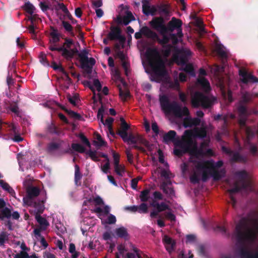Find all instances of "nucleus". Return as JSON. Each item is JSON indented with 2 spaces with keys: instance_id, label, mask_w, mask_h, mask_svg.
<instances>
[{
  "instance_id": "nucleus-1",
  "label": "nucleus",
  "mask_w": 258,
  "mask_h": 258,
  "mask_svg": "<svg viewBox=\"0 0 258 258\" xmlns=\"http://www.w3.org/2000/svg\"><path fill=\"white\" fill-rule=\"evenodd\" d=\"M258 237V220H256L254 229L249 228L245 218L241 219L236 224L232 238L236 240L238 246V253L241 258H258V250L254 252L249 251L246 247V242L253 243Z\"/></svg>"
},
{
  "instance_id": "nucleus-2",
  "label": "nucleus",
  "mask_w": 258,
  "mask_h": 258,
  "mask_svg": "<svg viewBox=\"0 0 258 258\" xmlns=\"http://www.w3.org/2000/svg\"><path fill=\"white\" fill-rule=\"evenodd\" d=\"M159 101L162 110L167 114H172L176 118H181L183 116H188L189 111L186 106L181 107L177 102H170L168 97L165 95L160 96ZM184 127L192 126L191 118L186 117L183 119Z\"/></svg>"
},
{
  "instance_id": "nucleus-3",
  "label": "nucleus",
  "mask_w": 258,
  "mask_h": 258,
  "mask_svg": "<svg viewBox=\"0 0 258 258\" xmlns=\"http://www.w3.org/2000/svg\"><path fill=\"white\" fill-rule=\"evenodd\" d=\"M88 53L89 51L86 49L79 52L76 48L68 49L67 48L63 47L61 55L67 60H71L74 56L78 54L80 58L81 68L84 70V74L90 76L92 73L93 67L96 63V60L93 57L89 58L88 57Z\"/></svg>"
},
{
  "instance_id": "nucleus-4",
  "label": "nucleus",
  "mask_w": 258,
  "mask_h": 258,
  "mask_svg": "<svg viewBox=\"0 0 258 258\" xmlns=\"http://www.w3.org/2000/svg\"><path fill=\"white\" fill-rule=\"evenodd\" d=\"M192 163L196 164L195 167L197 170L202 171V180L203 182L207 181L210 176H211L215 181L219 180L222 177L221 173H225L224 170L219 171L215 169L214 164L212 161L194 160Z\"/></svg>"
},
{
  "instance_id": "nucleus-5",
  "label": "nucleus",
  "mask_w": 258,
  "mask_h": 258,
  "mask_svg": "<svg viewBox=\"0 0 258 258\" xmlns=\"http://www.w3.org/2000/svg\"><path fill=\"white\" fill-rule=\"evenodd\" d=\"M253 94L245 91L241 93V96L237 106V111L239 115L238 122L241 127L245 126L247 118L248 109L246 104L252 101Z\"/></svg>"
},
{
  "instance_id": "nucleus-6",
  "label": "nucleus",
  "mask_w": 258,
  "mask_h": 258,
  "mask_svg": "<svg viewBox=\"0 0 258 258\" xmlns=\"http://www.w3.org/2000/svg\"><path fill=\"white\" fill-rule=\"evenodd\" d=\"M215 100L216 99L214 97H209L202 93L197 92L192 97L191 102L195 108L201 106L203 108L207 109L211 108L214 105Z\"/></svg>"
},
{
  "instance_id": "nucleus-7",
  "label": "nucleus",
  "mask_w": 258,
  "mask_h": 258,
  "mask_svg": "<svg viewBox=\"0 0 258 258\" xmlns=\"http://www.w3.org/2000/svg\"><path fill=\"white\" fill-rule=\"evenodd\" d=\"M149 64L152 69L153 74L157 79L164 78L166 76L167 71L165 64L161 58H149Z\"/></svg>"
},
{
  "instance_id": "nucleus-8",
  "label": "nucleus",
  "mask_w": 258,
  "mask_h": 258,
  "mask_svg": "<svg viewBox=\"0 0 258 258\" xmlns=\"http://www.w3.org/2000/svg\"><path fill=\"white\" fill-rule=\"evenodd\" d=\"M143 32L147 36V38L151 39L153 40L157 41L159 44L162 46L169 44L170 41V36L166 35L167 33L160 34L162 36V38L160 39L158 34L147 26H144Z\"/></svg>"
},
{
  "instance_id": "nucleus-9",
  "label": "nucleus",
  "mask_w": 258,
  "mask_h": 258,
  "mask_svg": "<svg viewBox=\"0 0 258 258\" xmlns=\"http://www.w3.org/2000/svg\"><path fill=\"white\" fill-rule=\"evenodd\" d=\"M190 55V50L177 49L173 55V59L178 65L183 66L186 63Z\"/></svg>"
},
{
  "instance_id": "nucleus-10",
  "label": "nucleus",
  "mask_w": 258,
  "mask_h": 258,
  "mask_svg": "<svg viewBox=\"0 0 258 258\" xmlns=\"http://www.w3.org/2000/svg\"><path fill=\"white\" fill-rule=\"evenodd\" d=\"M110 31L107 34V38L110 40H118L120 43L122 45L125 42V37L121 35V29L119 26H111L110 27Z\"/></svg>"
},
{
  "instance_id": "nucleus-11",
  "label": "nucleus",
  "mask_w": 258,
  "mask_h": 258,
  "mask_svg": "<svg viewBox=\"0 0 258 258\" xmlns=\"http://www.w3.org/2000/svg\"><path fill=\"white\" fill-rule=\"evenodd\" d=\"M150 27L158 31L160 34L166 33L165 20L163 17H154L149 23Z\"/></svg>"
},
{
  "instance_id": "nucleus-12",
  "label": "nucleus",
  "mask_w": 258,
  "mask_h": 258,
  "mask_svg": "<svg viewBox=\"0 0 258 258\" xmlns=\"http://www.w3.org/2000/svg\"><path fill=\"white\" fill-rule=\"evenodd\" d=\"M150 206L154 208L153 211L150 213V217L152 218H156L159 213L170 210V207L164 202L159 203L157 201L152 200Z\"/></svg>"
},
{
  "instance_id": "nucleus-13",
  "label": "nucleus",
  "mask_w": 258,
  "mask_h": 258,
  "mask_svg": "<svg viewBox=\"0 0 258 258\" xmlns=\"http://www.w3.org/2000/svg\"><path fill=\"white\" fill-rule=\"evenodd\" d=\"M125 15L124 16H121V15H118L116 18L114 19V21L118 25H127L131 21H134L135 18L133 16L131 12L125 10Z\"/></svg>"
},
{
  "instance_id": "nucleus-14",
  "label": "nucleus",
  "mask_w": 258,
  "mask_h": 258,
  "mask_svg": "<svg viewBox=\"0 0 258 258\" xmlns=\"http://www.w3.org/2000/svg\"><path fill=\"white\" fill-rule=\"evenodd\" d=\"M239 75L241 77V82L244 84H246L248 83H258V78L250 73H248L244 69L239 70Z\"/></svg>"
},
{
  "instance_id": "nucleus-15",
  "label": "nucleus",
  "mask_w": 258,
  "mask_h": 258,
  "mask_svg": "<svg viewBox=\"0 0 258 258\" xmlns=\"http://www.w3.org/2000/svg\"><path fill=\"white\" fill-rule=\"evenodd\" d=\"M208 145L205 142H203L201 143L200 148H199L197 145V144L195 143L192 147L191 148L190 150L189 154L195 157L197 159H199L200 157H203L204 156V151L203 148L207 146Z\"/></svg>"
},
{
  "instance_id": "nucleus-16",
  "label": "nucleus",
  "mask_w": 258,
  "mask_h": 258,
  "mask_svg": "<svg viewBox=\"0 0 258 258\" xmlns=\"http://www.w3.org/2000/svg\"><path fill=\"white\" fill-rule=\"evenodd\" d=\"M182 24V21L180 19H177L174 17H172L171 20L167 23V25H166V33L168 32L171 33L173 32L175 30L181 28Z\"/></svg>"
},
{
  "instance_id": "nucleus-17",
  "label": "nucleus",
  "mask_w": 258,
  "mask_h": 258,
  "mask_svg": "<svg viewBox=\"0 0 258 258\" xmlns=\"http://www.w3.org/2000/svg\"><path fill=\"white\" fill-rule=\"evenodd\" d=\"M193 141L191 139L187 141H181L178 138L176 141L174 142L175 147L179 148L186 153H189Z\"/></svg>"
},
{
  "instance_id": "nucleus-18",
  "label": "nucleus",
  "mask_w": 258,
  "mask_h": 258,
  "mask_svg": "<svg viewBox=\"0 0 258 258\" xmlns=\"http://www.w3.org/2000/svg\"><path fill=\"white\" fill-rule=\"evenodd\" d=\"M160 16L167 19L171 15V8L169 4H161L158 5V13Z\"/></svg>"
},
{
  "instance_id": "nucleus-19",
  "label": "nucleus",
  "mask_w": 258,
  "mask_h": 258,
  "mask_svg": "<svg viewBox=\"0 0 258 258\" xmlns=\"http://www.w3.org/2000/svg\"><path fill=\"white\" fill-rule=\"evenodd\" d=\"M43 194H44L45 196V198L43 199L38 200V201H34L33 203L32 207L35 209L36 214H41L44 210L45 207L44 204L47 199L46 192L45 190L42 192V195Z\"/></svg>"
},
{
  "instance_id": "nucleus-20",
  "label": "nucleus",
  "mask_w": 258,
  "mask_h": 258,
  "mask_svg": "<svg viewBox=\"0 0 258 258\" xmlns=\"http://www.w3.org/2000/svg\"><path fill=\"white\" fill-rule=\"evenodd\" d=\"M177 134L175 131L170 130L168 132L165 133L163 136L162 142L166 144L170 143H173L176 141L178 138H176Z\"/></svg>"
},
{
  "instance_id": "nucleus-21",
  "label": "nucleus",
  "mask_w": 258,
  "mask_h": 258,
  "mask_svg": "<svg viewBox=\"0 0 258 258\" xmlns=\"http://www.w3.org/2000/svg\"><path fill=\"white\" fill-rule=\"evenodd\" d=\"M241 189H243L242 188V184L239 186L237 182H235L234 183V187L229 189L227 190L230 194V203L234 208L236 204L237 201L235 198L233 197V194L239 192Z\"/></svg>"
},
{
  "instance_id": "nucleus-22",
  "label": "nucleus",
  "mask_w": 258,
  "mask_h": 258,
  "mask_svg": "<svg viewBox=\"0 0 258 258\" xmlns=\"http://www.w3.org/2000/svg\"><path fill=\"white\" fill-rule=\"evenodd\" d=\"M40 193V189L37 186L29 185L26 188V194L29 198L33 199L38 197Z\"/></svg>"
},
{
  "instance_id": "nucleus-23",
  "label": "nucleus",
  "mask_w": 258,
  "mask_h": 258,
  "mask_svg": "<svg viewBox=\"0 0 258 258\" xmlns=\"http://www.w3.org/2000/svg\"><path fill=\"white\" fill-rule=\"evenodd\" d=\"M241 184L243 189L247 190L249 192H253L258 194V190H255L254 183L251 179H247L246 181L245 180Z\"/></svg>"
},
{
  "instance_id": "nucleus-24",
  "label": "nucleus",
  "mask_w": 258,
  "mask_h": 258,
  "mask_svg": "<svg viewBox=\"0 0 258 258\" xmlns=\"http://www.w3.org/2000/svg\"><path fill=\"white\" fill-rule=\"evenodd\" d=\"M120 121L121 122L120 129L118 130L117 134L121 139H123L127 135V131L129 129L130 126L127 124L123 118H121Z\"/></svg>"
},
{
  "instance_id": "nucleus-25",
  "label": "nucleus",
  "mask_w": 258,
  "mask_h": 258,
  "mask_svg": "<svg viewBox=\"0 0 258 258\" xmlns=\"http://www.w3.org/2000/svg\"><path fill=\"white\" fill-rule=\"evenodd\" d=\"M58 7L64 13V16L67 17L71 21L72 24H75L77 23V21L73 18L71 13L69 12L67 7L63 3H59L58 4Z\"/></svg>"
},
{
  "instance_id": "nucleus-26",
  "label": "nucleus",
  "mask_w": 258,
  "mask_h": 258,
  "mask_svg": "<svg viewBox=\"0 0 258 258\" xmlns=\"http://www.w3.org/2000/svg\"><path fill=\"white\" fill-rule=\"evenodd\" d=\"M197 83L201 87L202 90L205 92H209L211 90L210 83L205 78H200L198 79Z\"/></svg>"
},
{
  "instance_id": "nucleus-27",
  "label": "nucleus",
  "mask_w": 258,
  "mask_h": 258,
  "mask_svg": "<svg viewBox=\"0 0 258 258\" xmlns=\"http://www.w3.org/2000/svg\"><path fill=\"white\" fill-rule=\"evenodd\" d=\"M215 49L217 54L220 58L223 59H227L228 57L227 53L223 45L221 44H216Z\"/></svg>"
},
{
  "instance_id": "nucleus-28",
  "label": "nucleus",
  "mask_w": 258,
  "mask_h": 258,
  "mask_svg": "<svg viewBox=\"0 0 258 258\" xmlns=\"http://www.w3.org/2000/svg\"><path fill=\"white\" fill-rule=\"evenodd\" d=\"M35 219L37 222L40 225L41 228L43 230H46L47 227L49 225L47 220L40 216V214H36Z\"/></svg>"
},
{
  "instance_id": "nucleus-29",
  "label": "nucleus",
  "mask_w": 258,
  "mask_h": 258,
  "mask_svg": "<svg viewBox=\"0 0 258 258\" xmlns=\"http://www.w3.org/2000/svg\"><path fill=\"white\" fill-rule=\"evenodd\" d=\"M11 215V210L8 207H4L0 210V221H4L5 219H9Z\"/></svg>"
},
{
  "instance_id": "nucleus-30",
  "label": "nucleus",
  "mask_w": 258,
  "mask_h": 258,
  "mask_svg": "<svg viewBox=\"0 0 258 258\" xmlns=\"http://www.w3.org/2000/svg\"><path fill=\"white\" fill-rule=\"evenodd\" d=\"M231 161L233 162L246 163L247 159L246 157L240 155L238 152H234L232 154Z\"/></svg>"
},
{
  "instance_id": "nucleus-31",
  "label": "nucleus",
  "mask_w": 258,
  "mask_h": 258,
  "mask_svg": "<svg viewBox=\"0 0 258 258\" xmlns=\"http://www.w3.org/2000/svg\"><path fill=\"white\" fill-rule=\"evenodd\" d=\"M115 233L118 237L125 239H127L128 236L127 229L124 227L116 228L115 229Z\"/></svg>"
},
{
  "instance_id": "nucleus-32",
  "label": "nucleus",
  "mask_w": 258,
  "mask_h": 258,
  "mask_svg": "<svg viewBox=\"0 0 258 258\" xmlns=\"http://www.w3.org/2000/svg\"><path fill=\"white\" fill-rule=\"evenodd\" d=\"M122 139L124 142H126L128 144H135L137 143L138 140L139 139V137H136L132 133L130 134L129 135L127 133L125 138Z\"/></svg>"
},
{
  "instance_id": "nucleus-33",
  "label": "nucleus",
  "mask_w": 258,
  "mask_h": 258,
  "mask_svg": "<svg viewBox=\"0 0 258 258\" xmlns=\"http://www.w3.org/2000/svg\"><path fill=\"white\" fill-rule=\"evenodd\" d=\"M61 23L65 31L69 33L71 37H75V34L73 31V27L68 22L64 20H62Z\"/></svg>"
},
{
  "instance_id": "nucleus-34",
  "label": "nucleus",
  "mask_w": 258,
  "mask_h": 258,
  "mask_svg": "<svg viewBox=\"0 0 258 258\" xmlns=\"http://www.w3.org/2000/svg\"><path fill=\"white\" fill-rule=\"evenodd\" d=\"M60 144L58 143L51 142L47 145L46 151L49 154L52 153L57 150L60 147Z\"/></svg>"
},
{
  "instance_id": "nucleus-35",
  "label": "nucleus",
  "mask_w": 258,
  "mask_h": 258,
  "mask_svg": "<svg viewBox=\"0 0 258 258\" xmlns=\"http://www.w3.org/2000/svg\"><path fill=\"white\" fill-rule=\"evenodd\" d=\"M235 175L238 177L241 183L244 181L248 177V173L245 170L237 171L235 173Z\"/></svg>"
},
{
  "instance_id": "nucleus-36",
  "label": "nucleus",
  "mask_w": 258,
  "mask_h": 258,
  "mask_svg": "<svg viewBox=\"0 0 258 258\" xmlns=\"http://www.w3.org/2000/svg\"><path fill=\"white\" fill-rule=\"evenodd\" d=\"M47 131L52 134L59 135L60 134V131L57 128V127L52 122L48 124L47 127Z\"/></svg>"
},
{
  "instance_id": "nucleus-37",
  "label": "nucleus",
  "mask_w": 258,
  "mask_h": 258,
  "mask_svg": "<svg viewBox=\"0 0 258 258\" xmlns=\"http://www.w3.org/2000/svg\"><path fill=\"white\" fill-rule=\"evenodd\" d=\"M150 190L148 188L141 191L140 195V199L142 202H146L148 201L150 198Z\"/></svg>"
},
{
  "instance_id": "nucleus-38",
  "label": "nucleus",
  "mask_w": 258,
  "mask_h": 258,
  "mask_svg": "<svg viewBox=\"0 0 258 258\" xmlns=\"http://www.w3.org/2000/svg\"><path fill=\"white\" fill-rule=\"evenodd\" d=\"M50 35L52 38L51 41L53 44L57 43L59 41V34L57 33V29L53 28L52 31L50 33Z\"/></svg>"
},
{
  "instance_id": "nucleus-39",
  "label": "nucleus",
  "mask_w": 258,
  "mask_h": 258,
  "mask_svg": "<svg viewBox=\"0 0 258 258\" xmlns=\"http://www.w3.org/2000/svg\"><path fill=\"white\" fill-rule=\"evenodd\" d=\"M184 67L183 68V70L186 73L188 74L192 77H195L196 74L191 64H185L184 65Z\"/></svg>"
},
{
  "instance_id": "nucleus-40",
  "label": "nucleus",
  "mask_w": 258,
  "mask_h": 258,
  "mask_svg": "<svg viewBox=\"0 0 258 258\" xmlns=\"http://www.w3.org/2000/svg\"><path fill=\"white\" fill-rule=\"evenodd\" d=\"M96 139L97 140V141H93V144L95 146H96L97 147H99L106 146V145L107 144L106 142L102 139V138L100 134H97Z\"/></svg>"
},
{
  "instance_id": "nucleus-41",
  "label": "nucleus",
  "mask_w": 258,
  "mask_h": 258,
  "mask_svg": "<svg viewBox=\"0 0 258 258\" xmlns=\"http://www.w3.org/2000/svg\"><path fill=\"white\" fill-rule=\"evenodd\" d=\"M71 147L73 150L80 153H84L85 152V148L80 144L73 143L71 145Z\"/></svg>"
},
{
  "instance_id": "nucleus-42",
  "label": "nucleus",
  "mask_w": 258,
  "mask_h": 258,
  "mask_svg": "<svg viewBox=\"0 0 258 258\" xmlns=\"http://www.w3.org/2000/svg\"><path fill=\"white\" fill-rule=\"evenodd\" d=\"M171 184H172V182H171L170 179L169 178L166 179V180L165 181H163L161 183L160 188L161 189H162L163 190L164 193H167V186H169L170 185H171Z\"/></svg>"
},
{
  "instance_id": "nucleus-43",
  "label": "nucleus",
  "mask_w": 258,
  "mask_h": 258,
  "mask_svg": "<svg viewBox=\"0 0 258 258\" xmlns=\"http://www.w3.org/2000/svg\"><path fill=\"white\" fill-rule=\"evenodd\" d=\"M9 234L5 231H3L0 233V246H3L6 241L9 240Z\"/></svg>"
},
{
  "instance_id": "nucleus-44",
  "label": "nucleus",
  "mask_w": 258,
  "mask_h": 258,
  "mask_svg": "<svg viewBox=\"0 0 258 258\" xmlns=\"http://www.w3.org/2000/svg\"><path fill=\"white\" fill-rule=\"evenodd\" d=\"M163 50L162 52L163 54L165 56H168L171 52V50L173 48V46L171 44H167L164 46H162Z\"/></svg>"
},
{
  "instance_id": "nucleus-45",
  "label": "nucleus",
  "mask_w": 258,
  "mask_h": 258,
  "mask_svg": "<svg viewBox=\"0 0 258 258\" xmlns=\"http://www.w3.org/2000/svg\"><path fill=\"white\" fill-rule=\"evenodd\" d=\"M245 132L247 139L249 140L254 136V131L249 126H245Z\"/></svg>"
},
{
  "instance_id": "nucleus-46",
  "label": "nucleus",
  "mask_w": 258,
  "mask_h": 258,
  "mask_svg": "<svg viewBox=\"0 0 258 258\" xmlns=\"http://www.w3.org/2000/svg\"><path fill=\"white\" fill-rule=\"evenodd\" d=\"M25 9L28 14L32 15L33 14L35 8L32 4L28 2L25 4Z\"/></svg>"
},
{
  "instance_id": "nucleus-47",
  "label": "nucleus",
  "mask_w": 258,
  "mask_h": 258,
  "mask_svg": "<svg viewBox=\"0 0 258 258\" xmlns=\"http://www.w3.org/2000/svg\"><path fill=\"white\" fill-rule=\"evenodd\" d=\"M86 154L88 155L93 161L96 162L99 160L96 151H92L90 150L86 152Z\"/></svg>"
},
{
  "instance_id": "nucleus-48",
  "label": "nucleus",
  "mask_w": 258,
  "mask_h": 258,
  "mask_svg": "<svg viewBox=\"0 0 258 258\" xmlns=\"http://www.w3.org/2000/svg\"><path fill=\"white\" fill-rule=\"evenodd\" d=\"M119 96L123 101L130 97V93L128 91H123L121 88H119Z\"/></svg>"
},
{
  "instance_id": "nucleus-49",
  "label": "nucleus",
  "mask_w": 258,
  "mask_h": 258,
  "mask_svg": "<svg viewBox=\"0 0 258 258\" xmlns=\"http://www.w3.org/2000/svg\"><path fill=\"white\" fill-rule=\"evenodd\" d=\"M190 181L194 184L198 183L200 182V179L197 173L194 172L190 176Z\"/></svg>"
},
{
  "instance_id": "nucleus-50",
  "label": "nucleus",
  "mask_w": 258,
  "mask_h": 258,
  "mask_svg": "<svg viewBox=\"0 0 258 258\" xmlns=\"http://www.w3.org/2000/svg\"><path fill=\"white\" fill-rule=\"evenodd\" d=\"M114 170L118 175L122 176L123 173L125 172V167L123 165L119 164L116 168L114 167Z\"/></svg>"
},
{
  "instance_id": "nucleus-51",
  "label": "nucleus",
  "mask_w": 258,
  "mask_h": 258,
  "mask_svg": "<svg viewBox=\"0 0 258 258\" xmlns=\"http://www.w3.org/2000/svg\"><path fill=\"white\" fill-rule=\"evenodd\" d=\"M64 42L63 43V44L61 47L67 48V49H70L72 45L74 44L73 40L68 38H64Z\"/></svg>"
},
{
  "instance_id": "nucleus-52",
  "label": "nucleus",
  "mask_w": 258,
  "mask_h": 258,
  "mask_svg": "<svg viewBox=\"0 0 258 258\" xmlns=\"http://www.w3.org/2000/svg\"><path fill=\"white\" fill-rule=\"evenodd\" d=\"M138 212L140 213H147L148 212V206L143 202L138 206Z\"/></svg>"
},
{
  "instance_id": "nucleus-53",
  "label": "nucleus",
  "mask_w": 258,
  "mask_h": 258,
  "mask_svg": "<svg viewBox=\"0 0 258 258\" xmlns=\"http://www.w3.org/2000/svg\"><path fill=\"white\" fill-rule=\"evenodd\" d=\"M81 139L82 143L86 145L89 148H91V144L89 141L88 139L84 136V135L82 133L79 134L78 136Z\"/></svg>"
},
{
  "instance_id": "nucleus-54",
  "label": "nucleus",
  "mask_w": 258,
  "mask_h": 258,
  "mask_svg": "<svg viewBox=\"0 0 258 258\" xmlns=\"http://www.w3.org/2000/svg\"><path fill=\"white\" fill-rule=\"evenodd\" d=\"M113 161H114V167H116V168L118 167V165H119V155L116 153L115 152L113 151L112 153Z\"/></svg>"
},
{
  "instance_id": "nucleus-55",
  "label": "nucleus",
  "mask_w": 258,
  "mask_h": 258,
  "mask_svg": "<svg viewBox=\"0 0 258 258\" xmlns=\"http://www.w3.org/2000/svg\"><path fill=\"white\" fill-rule=\"evenodd\" d=\"M164 217L172 221H175L176 220L175 216L170 212H166L163 214Z\"/></svg>"
},
{
  "instance_id": "nucleus-56",
  "label": "nucleus",
  "mask_w": 258,
  "mask_h": 258,
  "mask_svg": "<svg viewBox=\"0 0 258 258\" xmlns=\"http://www.w3.org/2000/svg\"><path fill=\"white\" fill-rule=\"evenodd\" d=\"M147 8L148 10H149V15L155 16L157 13H158V5H157V7L155 6L148 7Z\"/></svg>"
},
{
  "instance_id": "nucleus-57",
  "label": "nucleus",
  "mask_w": 258,
  "mask_h": 258,
  "mask_svg": "<svg viewBox=\"0 0 258 258\" xmlns=\"http://www.w3.org/2000/svg\"><path fill=\"white\" fill-rule=\"evenodd\" d=\"M67 114L70 117L78 120H81V119L82 118V116L80 114L75 112V111H72L71 110H69Z\"/></svg>"
},
{
  "instance_id": "nucleus-58",
  "label": "nucleus",
  "mask_w": 258,
  "mask_h": 258,
  "mask_svg": "<svg viewBox=\"0 0 258 258\" xmlns=\"http://www.w3.org/2000/svg\"><path fill=\"white\" fill-rule=\"evenodd\" d=\"M75 179L76 180H81L82 178V175L80 171V167L78 165H75Z\"/></svg>"
},
{
  "instance_id": "nucleus-59",
  "label": "nucleus",
  "mask_w": 258,
  "mask_h": 258,
  "mask_svg": "<svg viewBox=\"0 0 258 258\" xmlns=\"http://www.w3.org/2000/svg\"><path fill=\"white\" fill-rule=\"evenodd\" d=\"M39 61L43 65L49 66V62L47 60L46 56L43 52H41L39 55Z\"/></svg>"
},
{
  "instance_id": "nucleus-60",
  "label": "nucleus",
  "mask_w": 258,
  "mask_h": 258,
  "mask_svg": "<svg viewBox=\"0 0 258 258\" xmlns=\"http://www.w3.org/2000/svg\"><path fill=\"white\" fill-rule=\"evenodd\" d=\"M152 130L155 134L156 136H157L159 133L162 134L164 133L163 131H159V127L156 122H153L152 123Z\"/></svg>"
},
{
  "instance_id": "nucleus-61",
  "label": "nucleus",
  "mask_w": 258,
  "mask_h": 258,
  "mask_svg": "<svg viewBox=\"0 0 258 258\" xmlns=\"http://www.w3.org/2000/svg\"><path fill=\"white\" fill-rule=\"evenodd\" d=\"M23 201L24 204L30 207H32L33 203L34 202L32 198H29L27 195L26 196V197L23 198Z\"/></svg>"
},
{
  "instance_id": "nucleus-62",
  "label": "nucleus",
  "mask_w": 258,
  "mask_h": 258,
  "mask_svg": "<svg viewBox=\"0 0 258 258\" xmlns=\"http://www.w3.org/2000/svg\"><path fill=\"white\" fill-rule=\"evenodd\" d=\"M173 153L175 155L178 156V157H182L184 154L186 153L184 151H183L179 148L175 147L174 148Z\"/></svg>"
},
{
  "instance_id": "nucleus-63",
  "label": "nucleus",
  "mask_w": 258,
  "mask_h": 258,
  "mask_svg": "<svg viewBox=\"0 0 258 258\" xmlns=\"http://www.w3.org/2000/svg\"><path fill=\"white\" fill-rule=\"evenodd\" d=\"M51 67L54 70H59V72H60L61 73H64L65 72V70L62 67V66L61 64L60 65H58L54 61H53L52 62V65H51Z\"/></svg>"
},
{
  "instance_id": "nucleus-64",
  "label": "nucleus",
  "mask_w": 258,
  "mask_h": 258,
  "mask_svg": "<svg viewBox=\"0 0 258 258\" xmlns=\"http://www.w3.org/2000/svg\"><path fill=\"white\" fill-rule=\"evenodd\" d=\"M28 253L24 251H21L19 253L16 254L14 258H28Z\"/></svg>"
}]
</instances>
